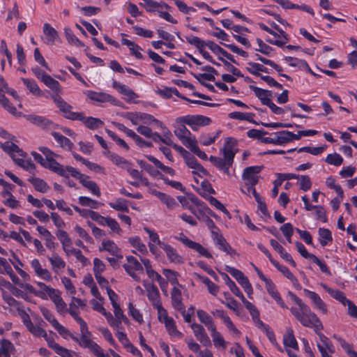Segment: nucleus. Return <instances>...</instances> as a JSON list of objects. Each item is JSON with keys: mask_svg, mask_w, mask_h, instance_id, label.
<instances>
[{"mask_svg": "<svg viewBox=\"0 0 357 357\" xmlns=\"http://www.w3.org/2000/svg\"><path fill=\"white\" fill-rule=\"evenodd\" d=\"M27 119L31 123L43 128H48L52 124V122L49 119L40 116L29 115L28 116Z\"/></svg>", "mask_w": 357, "mask_h": 357, "instance_id": "46", "label": "nucleus"}, {"mask_svg": "<svg viewBox=\"0 0 357 357\" xmlns=\"http://www.w3.org/2000/svg\"><path fill=\"white\" fill-rule=\"evenodd\" d=\"M130 243L135 248H137L141 253H147L146 246L143 243L138 236H135L129 238Z\"/></svg>", "mask_w": 357, "mask_h": 357, "instance_id": "62", "label": "nucleus"}, {"mask_svg": "<svg viewBox=\"0 0 357 357\" xmlns=\"http://www.w3.org/2000/svg\"><path fill=\"white\" fill-rule=\"evenodd\" d=\"M287 139L285 136V131L282 130L273 133L271 137H265L261 139V142L264 144L283 145L287 144Z\"/></svg>", "mask_w": 357, "mask_h": 357, "instance_id": "17", "label": "nucleus"}, {"mask_svg": "<svg viewBox=\"0 0 357 357\" xmlns=\"http://www.w3.org/2000/svg\"><path fill=\"white\" fill-rule=\"evenodd\" d=\"M92 334L89 331L86 324L80 326V337H77L79 345L83 348L89 349L93 354H98L101 347L91 340Z\"/></svg>", "mask_w": 357, "mask_h": 357, "instance_id": "2", "label": "nucleus"}, {"mask_svg": "<svg viewBox=\"0 0 357 357\" xmlns=\"http://www.w3.org/2000/svg\"><path fill=\"white\" fill-rule=\"evenodd\" d=\"M321 287L331 297L340 302L342 305H346L347 303L349 302V300L345 297L342 291L338 289H333L325 284H321Z\"/></svg>", "mask_w": 357, "mask_h": 357, "instance_id": "26", "label": "nucleus"}, {"mask_svg": "<svg viewBox=\"0 0 357 357\" xmlns=\"http://www.w3.org/2000/svg\"><path fill=\"white\" fill-rule=\"evenodd\" d=\"M100 250H105L108 252L110 255L115 256L118 259H122L123 255L120 248L116 244L111 240H104L100 247Z\"/></svg>", "mask_w": 357, "mask_h": 357, "instance_id": "18", "label": "nucleus"}, {"mask_svg": "<svg viewBox=\"0 0 357 357\" xmlns=\"http://www.w3.org/2000/svg\"><path fill=\"white\" fill-rule=\"evenodd\" d=\"M56 169L54 172L58 175L68 178L70 175L73 177L79 180V183L82 179L85 178L86 175L82 174L78 169L71 166L64 167L58 162V165L56 167Z\"/></svg>", "mask_w": 357, "mask_h": 357, "instance_id": "8", "label": "nucleus"}, {"mask_svg": "<svg viewBox=\"0 0 357 357\" xmlns=\"http://www.w3.org/2000/svg\"><path fill=\"white\" fill-rule=\"evenodd\" d=\"M52 98L56 103L57 107L61 112L63 113V116L66 119L77 121V119H82L83 112H75L72 111V106L66 102L59 95L52 96Z\"/></svg>", "mask_w": 357, "mask_h": 357, "instance_id": "3", "label": "nucleus"}, {"mask_svg": "<svg viewBox=\"0 0 357 357\" xmlns=\"http://www.w3.org/2000/svg\"><path fill=\"white\" fill-rule=\"evenodd\" d=\"M250 88L254 91L255 96L261 100L264 105H268L272 101V92L268 90L263 89L255 86H250Z\"/></svg>", "mask_w": 357, "mask_h": 357, "instance_id": "22", "label": "nucleus"}, {"mask_svg": "<svg viewBox=\"0 0 357 357\" xmlns=\"http://www.w3.org/2000/svg\"><path fill=\"white\" fill-rule=\"evenodd\" d=\"M37 286L40 288L37 290V296L43 299H46L47 296L51 298L54 294H56L58 291L41 282H38Z\"/></svg>", "mask_w": 357, "mask_h": 357, "instance_id": "28", "label": "nucleus"}, {"mask_svg": "<svg viewBox=\"0 0 357 357\" xmlns=\"http://www.w3.org/2000/svg\"><path fill=\"white\" fill-rule=\"evenodd\" d=\"M109 206L118 211L129 212V208L126 200L118 199L115 202L109 203Z\"/></svg>", "mask_w": 357, "mask_h": 357, "instance_id": "56", "label": "nucleus"}, {"mask_svg": "<svg viewBox=\"0 0 357 357\" xmlns=\"http://www.w3.org/2000/svg\"><path fill=\"white\" fill-rule=\"evenodd\" d=\"M144 230L149 235V239L152 243L157 244L160 248H162L166 243L160 240L159 235L154 230L151 229L149 227H144Z\"/></svg>", "mask_w": 357, "mask_h": 357, "instance_id": "58", "label": "nucleus"}, {"mask_svg": "<svg viewBox=\"0 0 357 357\" xmlns=\"http://www.w3.org/2000/svg\"><path fill=\"white\" fill-rule=\"evenodd\" d=\"M178 240L188 248H190L197 252L199 256L205 257L208 259H211L213 257L212 255L208 251L206 248L203 247L200 243L189 239L186 236L181 234Z\"/></svg>", "mask_w": 357, "mask_h": 357, "instance_id": "5", "label": "nucleus"}, {"mask_svg": "<svg viewBox=\"0 0 357 357\" xmlns=\"http://www.w3.org/2000/svg\"><path fill=\"white\" fill-rule=\"evenodd\" d=\"M3 93L5 90L0 89V104L5 108L8 112L14 116H20L21 112H18L15 107L10 104L8 100L6 98Z\"/></svg>", "mask_w": 357, "mask_h": 357, "instance_id": "43", "label": "nucleus"}, {"mask_svg": "<svg viewBox=\"0 0 357 357\" xmlns=\"http://www.w3.org/2000/svg\"><path fill=\"white\" fill-rule=\"evenodd\" d=\"M287 62H289V66H298L301 68H307L309 71L311 73L312 75L314 76H318L314 73L312 72V70L310 68L308 64L306 61L303 60L298 59L297 58L291 57V56H286L284 59Z\"/></svg>", "mask_w": 357, "mask_h": 357, "instance_id": "50", "label": "nucleus"}, {"mask_svg": "<svg viewBox=\"0 0 357 357\" xmlns=\"http://www.w3.org/2000/svg\"><path fill=\"white\" fill-rule=\"evenodd\" d=\"M206 46L215 54H220L224 56L225 58L231 61L234 63H237L236 61L234 59V56L220 47L218 45L215 43L213 41L208 40L206 41Z\"/></svg>", "mask_w": 357, "mask_h": 357, "instance_id": "30", "label": "nucleus"}, {"mask_svg": "<svg viewBox=\"0 0 357 357\" xmlns=\"http://www.w3.org/2000/svg\"><path fill=\"white\" fill-rule=\"evenodd\" d=\"M84 94L91 99V100H94L100 102H114L115 99L110 95L102 93V92H96L93 91H86L84 92Z\"/></svg>", "mask_w": 357, "mask_h": 357, "instance_id": "20", "label": "nucleus"}, {"mask_svg": "<svg viewBox=\"0 0 357 357\" xmlns=\"http://www.w3.org/2000/svg\"><path fill=\"white\" fill-rule=\"evenodd\" d=\"M0 265L3 266L5 272L10 276L11 280L14 283H17L19 281L18 277L14 273L11 266L8 263L6 259L0 257Z\"/></svg>", "mask_w": 357, "mask_h": 357, "instance_id": "52", "label": "nucleus"}, {"mask_svg": "<svg viewBox=\"0 0 357 357\" xmlns=\"http://www.w3.org/2000/svg\"><path fill=\"white\" fill-rule=\"evenodd\" d=\"M303 292L305 296L312 301V304L315 308L318 309L324 314L327 312L326 305L316 292L312 291L307 289H304Z\"/></svg>", "mask_w": 357, "mask_h": 357, "instance_id": "14", "label": "nucleus"}, {"mask_svg": "<svg viewBox=\"0 0 357 357\" xmlns=\"http://www.w3.org/2000/svg\"><path fill=\"white\" fill-rule=\"evenodd\" d=\"M47 259L52 266V271L54 273H58L59 271L63 269L66 267V262L58 254L55 252H54L51 257H47Z\"/></svg>", "mask_w": 357, "mask_h": 357, "instance_id": "27", "label": "nucleus"}, {"mask_svg": "<svg viewBox=\"0 0 357 357\" xmlns=\"http://www.w3.org/2000/svg\"><path fill=\"white\" fill-rule=\"evenodd\" d=\"M126 169L133 178L140 181L144 185H149L148 179L145 177H143L142 173L139 171L131 168V163H130L128 168L127 167Z\"/></svg>", "mask_w": 357, "mask_h": 357, "instance_id": "57", "label": "nucleus"}, {"mask_svg": "<svg viewBox=\"0 0 357 357\" xmlns=\"http://www.w3.org/2000/svg\"><path fill=\"white\" fill-rule=\"evenodd\" d=\"M197 315L199 321L206 326L209 331L216 327L211 317L204 310H198L197 311Z\"/></svg>", "mask_w": 357, "mask_h": 357, "instance_id": "38", "label": "nucleus"}, {"mask_svg": "<svg viewBox=\"0 0 357 357\" xmlns=\"http://www.w3.org/2000/svg\"><path fill=\"white\" fill-rule=\"evenodd\" d=\"M319 243L322 246L326 245L329 242L333 241L331 232L329 229L320 228L319 229Z\"/></svg>", "mask_w": 357, "mask_h": 357, "instance_id": "51", "label": "nucleus"}, {"mask_svg": "<svg viewBox=\"0 0 357 357\" xmlns=\"http://www.w3.org/2000/svg\"><path fill=\"white\" fill-rule=\"evenodd\" d=\"M181 123L187 124L190 126H203L210 124L211 119L208 117L202 115H187L179 117L178 119Z\"/></svg>", "mask_w": 357, "mask_h": 357, "instance_id": "6", "label": "nucleus"}, {"mask_svg": "<svg viewBox=\"0 0 357 357\" xmlns=\"http://www.w3.org/2000/svg\"><path fill=\"white\" fill-rule=\"evenodd\" d=\"M107 158L116 165L119 166L122 168L126 169L128 168L130 165V162L126 160L125 158L121 157L120 155L108 151Z\"/></svg>", "mask_w": 357, "mask_h": 357, "instance_id": "44", "label": "nucleus"}, {"mask_svg": "<svg viewBox=\"0 0 357 357\" xmlns=\"http://www.w3.org/2000/svg\"><path fill=\"white\" fill-rule=\"evenodd\" d=\"M50 299L55 304L56 308L59 313H63L67 312L66 304L63 300V298L61 297L60 292L59 290L56 291V294H54L50 298Z\"/></svg>", "mask_w": 357, "mask_h": 357, "instance_id": "45", "label": "nucleus"}, {"mask_svg": "<svg viewBox=\"0 0 357 357\" xmlns=\"http://www.w3.org/2000/svg\"><path fill=\"white\" fill-rule=\"evenodd\" d=\"M22 81L23 82L24 84L29 89L31 93L34 95L40 94V90L37 83L33 79L22 78Z\"/></svg>", "mask_w": 357, "mask_h": 357, "instance_id": "61", "label": "nucleus"}, {"mask_svg": "<svg viewBox=\"0 0 357 357\" xmlns=\"http://www.w3.org/2000/svg\"><path fill=\"white\" fill-rule=\"evenodd\" d=\"M289 296L296 305L290 308L294 317L303 326L313 328L316 333L321 331L323 329V325L317 314L296 294L289 292Z\"/></svg>", "mask_w": 357, "mask_h": 357, "instance_id": "1", "label": "nucleus"}, {"mask_svg": "<svg viewBox=\"0 0 357 357\" xmlns=\"http://www.w3.org/2000/svg\"><path fill=\"white\" fill-rule=\"evenodd\" d=\"M210 160L220 170L223 171L228 176H230L229 168L231 167L234 159L231 156H224L223 158L211 156Z\"/></svg>", "mask_w": 357, "mask_h": 357, "instance_id": "11", "label": "nucleus"}, {"mask_svg": "<svg viewBox=\"0 0 357 357\" xmlns=\"http://www.w3.org/2000/svg\"><path fill=\"white\" fill-rule=\"evenodd\" d=\"M164 324L169 335L179 338L183 337V334L177 330L175 321L172 317L165 321Z\"/></svg>", "mask_w": 357, "mask_h": 357, "instance_id": "47", "label": "nucleus"}, {"mask_svg": "<svg viewBox=\"0 0 357 357\" xmlns=\"http://www.w3.org/2000/svg\"><path fill=\"white\" fill-rule=\"evenodd\" d=\"M112 86L120 93L125 96L128 100L138 98V96L130 87L117 81L113 82Z\"/></svg>", "mask_w": 357, "mask_h": 357, "instance_id": "23", "label": "nucleus"}, {"mask_svg": "<svg viewBox=\"0 0 357 357\" xmlns=\"http://www.w3.org/2000/svg\"><path fill=\"white\" fill-rule=\"evenodd\" d=\"M52 135L62 148L69 151L73 149V144L66 137L56 132H52Z\"/></svg>", "mask_w": 357, "mask_h": 357, "instance_id": "41", "label": "nucleus"}, {"mask_svg": "<svg viewBox=\"0 0 357 357\" xmlns=\"http://www.w3.org/2000/svg\"><path fill=\"white\" fill-rule=\"evenodd\" d=\"M237 141L232 137H227L225 139V144L221 150L223 153V156H231V159L234 158L236 154V146Z\"/></svg>", "mask_w": 357, "mask_h": 357, "instance_id": "25", "label": "nucleus"}, {"mask_svg": "<svg viewBox=\"0 0 357 357\" xmlns=\"http://www.w3.org/2000/svg\"><path fill=\"white\" fill-rule=\"evenodd\" d=\"M127 263L123 265L126 273L135 281L139 282L140 278L136 271L143 272V266L133 256L126 257Z\"/></svg>", "mask_w": 357, "mask_h": 357, "instance_id": "4", "label": "nucleus"}, {"mask_svg": "<svg viewBox=\"0 0 357 357\" xmlns=\"http://www.w3.org/2000/svg\"><path fill=\"white\" fill-rule=\"evenodd\" d=\"M283 344L285 349L291 348L296 351L298 350V344L291 329H288L286 334L284 335Z\"/></svg>", "mask_w": 357, "mask_h": 357, "instance_id": "31", "label": "nucleus"}, {"mask_svg": "<svg viewBox=\"0 0 357 357\" xmlns=\"http://www.w3.org/2000/svg\"><path fill=\"white\" fill-rule=\"evenodd\" d=\"M147 293V297L153 307L159 305L161 303L160 293L158 287L152 283H144Z\"/></svg>", "mask_w": 357, "mask_h": 357, "instance_id": "12", "label": "nucleus"}, {"mask_svg": "<svg viewBox=\"0 0 357 357\" xmlns=\"http://www.w3.org/2000/svg\"><path fill=\"white\" fill-rule=\"evenodd\" d=\"M162 273L170 282L172 285H173L174 287H177L179 285V282L177 279L178 273L176 271L168 268H165L162 271Z\"/></svg>", "mask_w": 357, "mask_h": 357, "instance_id": "53", "label": "nucleus"}, {"mask_svg": "<svg viewBox=\"0 0 357 357\" xmlns=\"http://www.w3.org/2000/svg\"><path fill=\"white\" fill-rule=\"evenodd\" d=\"M54 328L63 338L66 339L68 337H70L74 341H77V337L72 334L68 328L64 327L59 322L54 326Z\"/></svg>", "mask_w": 357, "mask_h": 357, "instance_id": "55", "label": "nucleus"}, {"mask_svg": "<svg viewBox=\"0 0 357 357\" xmlns=\"http://www.w3.org/2000/svg\"><path fill=\"white\" fill-rule=\"evenodd\" d=\"M171 303L172 307L176 310H183L185 307L183 303V296L181 291L177 287H174L171 291Z\"/></svg>", "mask_w": 357, "mask_h": 357, "instance_id": "21", "label": "nucleus"}, {"mask_svg": "<svg viewBox=\"0 0 357 357\" xmlns=\"http://www.w3.org/2000/svg\"><path fill=\"white\" fill-rule=\"evenodd\" d=\"M213 240L214 244L219 250L225 252L231 257L237 255L236 250L231 247L222 234L213 232Z\"/></svg>", "mask_w": 357, "mask_h": 357, "instance_id": "10", "label": "nucleus"}, {"mask_svg": "<svg viewBox=\"0 0 357 357\" xmlns=\"http://www.w3.org/2000/svg\"><path fill=\"white\" fill-rule=\"evenodd\" d=\"M317 334L318 335L320 341L317 343L318 349H319L320 347L321 349H323L325 351H328L330 353H334L335 347L329 338L320 333V331H318V333Z\"/></svg>", "mask_w": 357, "mask_h": 357, "instance_id": "33", "label": "nucleus"}, {"mask_svg": "<svg viewBox=\"0 0 357 357\" xmlns=\"http://www.w3.org/2000/svg\"><path fill=\"white\" fill-rule=\"evenodd\" d=\"M80 183L86 189H88L93 195L100 197L101 195L100 190L96 182L90 180L89 176H86L84 179H82Z\"/></svg>", "mask_w": 357, "mask_h": 357, "instance_id": "32", "label": "nucleus"}, {"mask_svg": "<svg viewBox=\"0 0 357 357\" xmlns=\"http://www.w3.org/2000/svg\"><path fill=\"white\" fill-rule=\"evenodd\" d=\"M247 70L252 75L259 77L263 76L259 72L268 73L267 68L258 63L249 62Z\"/></svg>", "mask_w": 357, "mask_h": 357, "instance_id": "48", "label": "nucleus"}, {"mask_svg": "<svg viewBox=\"0 0 357 357\" xmlns=\"http://www.w3.org/2000/svg\"><path fill=\"white\" fill-rule=\"evenodd\" d=\"M15 349L13 344L8 340L3 339L0 343V357H10Z\"/></svg>", "mask_w": 357, "mask_h": 357, "instance_id": "34", "label": "nucleus"}, {"mask_svg": "<svg viewBox=\"0 0 357 357\" xmlns=\"http://www.w3.org/2000/svg\"><path fill=\"white\" fill-rule=\"evenodd\" d=\"M31 266L36 275L40 278L50 282L52 280L51 273L47 268H43L38 259H34L31 261Z\"/></svg>", "mask_w": 357, "mask_h": 357, "instance_id": "15", "label": "nucleus"}, {"mask_svg": "<svg viewBox=\"0 0 357 357\" xmlns=\"http://www.w3.org/2000/svg\"><path fill=\"white\" fill-rule=\"evenodd\" d=\"M333 337L339 342L340 345L349 357H357V352L354 351L352 344L337 335H334Z\"/></svg>", "mask_w": 357, "mask_h": 357, "instance_id": "37", "label": "nucleus"}, {"mask_svg": "<svg viewBox=\"0 0 357 357\" xmlns=\"http://www.w3.org/2000/svg\"><path fill=\"white\" fill-rule=\"evenodd\" d=\"M261 167L251 166L246 167L242 175L247 185H255L258 182L257 174L261 172Z\"/></svg>", "mask_w": 357, "mask_h": 357, "instance_id": "9", "label": "nucleus"}, {"mask_svg": "<svg viewBox=\"0 0 357 357\" xmlns=\"http://www.w3.org/2000/svg\"><path fill=\"white\" fill-rule=\"evenodd\" d=\"M210 332L215 347L223 350L226 349L227 342L225 340L221 333L216 330V327L211 330Z\"/></svg>", "mask_w": 357, "mask_h": 357, "instance_id": "29", "label": "nucleus"}, {"mask_svg": "<svg viewBox=\"0 0 357 357\" xmlns=\"http://www.w3.org/2000/svg\"><path fill=\"white\" fill-rule=\"evenodd\" d=\"M56 169L54 172L58 175L68 178L70 175L73 177L79 180V183L82 179L85 178L86 175L82 174L78 169L71 166L64 167L58 162V165L56 167Z\"/></svg>", "mask_w": 357, "mask_h": 357, "instance_id": "7", "label": "nucleus"}, {"mask_svg": "<svg viewBox=\"0 0 357 357\" xmlns=\"http://www.w3.org/2000/svg\"><path fill=\"white\" fill-rule=\"evenodd\" d=\"M28 181L34 187L35 190L40 192H46L49 189V185L43 179L36 177H30Z\"/></svg>", "mask_w": 357, "mask_h": 357, "instance_id": "42", "label": "nucleus"}, {"mask_svg": "<svg viewBox=\"0 0 357 357\" xmlns=\"http://www.w3.org/2000/svg\"><path fill=\"white\" fill-rule=\"evenodd\" d=\"M41 82H43L51 90H52L56 93L55 95H59L60 93H61V87L59 82L52 78L48 74L43 77Z\"/></svg>", "mask_w": 357, "mask_h": 357, "instance_id": "35", "label": "nucleus"}, {"mask_svg": "<svg viewBox=\"0 0 357 357\" xmlns=\"http://www.w3.org/2000/svg\"><path fill=\"white\" fill-rule=\"evenodd\" d=\"M56 236L62 244L63 251L66 252L67 256H69L68 247L72 244V241L68 236V233L64 230H59L56 232Z\"/></svg>", "mask_w": 357, "mask_h": 357, "instance_id": "40", "label": "nucleus"}, {"mask_svg": "<svg viewBox=\"0 0 357 357\" xmlns=\"http://www.w3.org/2000/svg\"><path fill=\"white\" fill-rule=\"evenodd\" d=\"M161 249L164 250L170 262L175 264H181L183 263V257L178 254L176 248L171 245L166 243Z\"/></svg>", "mask_w": 357, "mask_h": 357, "instance_id": "16", "label": "nucleus"}, {"mask_svg": "<svg viewBox=\"0 0 357 357\" xmlns=\"http://www.w3.org/2000/svg\"><path fill=\"white\" fill-rule=\"evenodd\" d=\"M43 33L45 35L44 42L47 45H53L59 38L57 31L48 23L44 24Z\"/></svg>", "mask_w": 357, "mask_h": 357, "instance_id": "19", "label": "nucleus"}, {"mask_svg": "<svg viewBox=\"0 0 357 357\" xmlns=\"http://www.w3.org/2000/svg\"><path fill=\"white\" fill-rule=\"evenodd\" d=\"M77 121H82L88 128L91 130H96L99 128H101L104 124L103 121L100 119L91 116L86 118L84 113L82 119H77Z\"/></svg>", "mask_w": 357, "mask_h": 357, "instance_id": "39", "label": "nucleus"}, {"mask_svg": "<svg viewBox=\"0 0 357 357\" xmlns=\"http://www.w3.org/2000/svg\"><path fill=\"white\" fill-rule=\"evenodd\" d=\"M298 185L299 188L305 192L309 190L312 187L310 178L307 175H298Z\"/></svg>", "mask_w": 357, "mask_h": 357, "instance_id": "60", "label": "nucleus"}, {"mask_svg": "<svg viewBox=\"0 0 357 357\" xmlns=\"http://www.w3.org/2000/svg\"><path fill=\"white\" fill-rule=\"evenodd\" d=\"M121 43L123 45L128 47L132 55L135 56L137 59H143V55L141 53L142 49L137 44L126 38H123L121 40Z\"/></svg>", "mask_w": 357, "mask_h": 357, "instance_id": "36", "label": "nucleus"}, {"mask_svg": "<svg viewBox=\"0 0 357 357\" xmlns=\"http://www.w3.org/2000/svg\"><path fill=\"white\" fill-rule=\"evenodd\" d=\"M146 158L153 162L156 167L162 170L165 173L168 174L171 176H174L175 174V170L171 167H167L164 165L160 160L152 155H146Z\"/></svg>", "mask_w": 357, "mask_h": 357, "instance_id": "49", "label": "nucleus"}, {"mask_svg": "<svg viewBox=\"0 0 357 357\" xmlns=\"http://www.w3.org/2000/svg\"><path fill=\"white\" fill-rule=\"evenodd\" d=\"M78 200L80 205L83 206H88L91 208L97 209L98 208L99 206L101 205V203L85 196L79 197Z\"/></svg>", "mask_w": 357, "mask_h": 357, "instance_id": "54", "label": "nucleus"}, {"mask_svg": "<svg viewBox=\"0 0 357 357\" xmlns=\"http://www.w3.org/2000/svg\"><path fill=\"white\" fill-rule=\"evenodd\" d=\"M163 204H165L168 208L172 209L176 206H177V203L175 201V199L170 197L169 195L161 192L160 195H159V197H158Z\"/></svg>", "mask_w": 357, "mask_h": 357, "instance_id": "63", "label": "nucleus"}, {"mask_svg": "<svg viewBox=\"0 0 357 357\" xmlns=\"http://www.w3.org/2000/svg\"><path fill=\"white\" fill-rule=\"evenodd\" d=\"M185 40L190 45L195 46L198 50L202 48H204L206 46V42H204L201 38L195 36L190 35L185 36Z\"/></svg>", "mask_w": 357, "mask_h": 357, "instance_id": "59", "label": "nucleus"}, {"mask_svg": "<svg viewBox=\"0 0 357 357\" xmlns=\"http://www.w3.org/2000/svg\"><path fill=\"white\" fill-rule=\"evenodd\" d=\"M196 339L204 345L211 344L209 337L208 336L204 328L199 324L193 323L190 325Z\"/></svg>", "mask_w": 357, "mask_h": 357, "instance_id": "13", "label": "nucleus"}, {"mask_svg": "<svg viewBox=\"0 0 357 357\" xmlns=\"http://www.w3.org/2000/svg\"><path fill=\"white\" fill-rule=\"evenodd\" d=\"M220 131L215 134H204L200 137V142L204 146H209L215 142L216 138L219 137Z\"/></svg>", "mask_w": 357, "mask_h": 357, "instance_id": "64", "label": "nucleus"}, {"mask_svg": "<svg viewBox=\"0 0 357 357\" xmlns=\"http://www.w3.org/2000/svg\"><path fill=\"white\" fill-rule=\"evenodd\" d=\"M31 155L34 160L43 167L48 169L53 172L54 170H57L56 167L58 165V162L56 160H46L45 158H43L40 154L35 151L31 152Z\"/></svg>", "mask_w": 357, "mask_h": 357, "instance_id": "24", "label": "nucleus"}]
</instances>
